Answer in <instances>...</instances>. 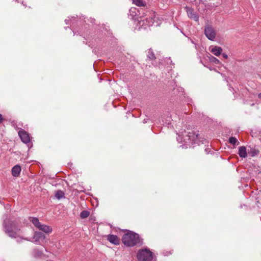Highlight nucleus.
I'll return each mask as SVG.
<instances>
[{"instance_id":"nucleus-17","label":"nucleus","mask_w":261,"mask_h":261,"mask_svg":"<svg viewBox=\"0 0 261 261\" xmlns=\"http://www.w3.org/2000/svg\"><path fill=\"white\" fill-rule=\"evenodd\" d=\"M55 196L58 199L62 198L64 196V193L61 191H58L55 194Z\"/></svg>"},{"instance_id":"nucleus-7","label":"nucleus","mask_w":261,"mask_h":261,"mask_svg":"<svg viewBox=\"0 0 261 261\" xmlns=\"http://www.w3.org/2000/svg\"><path fill=\"white\" fill-rule=\"evenodd\" d=\"M185 9L186 10L187 15L189 18L193 19L195 21H198L199 17L195 13L192 8L186 7Z\"/></svg>"},{"instance_id":"nucleus-13","label":"nucleus","mask_w":261,"mask_h":261,"mask_svg":"<svg viewBox=\"0 0 261 261\" xmlns=\"http://www.w3.org/2000/svg\"><path fill=\"white\" fill-rule=\"evenodd\" d=\"M133 3L138 7H142L146 6V3L143 0H132Z\"/></svg>"},{"instance_id":"nucleus-1","label":"nucleus","mask_w":261,"mask_h":261,"mask_svg":"<svg viewBox=\"0 0 261 261\" xmlns=\"http://www.w3.org/2000/svg\"><path fill=\"white\" fill-rule=\"evenodd\" d=\"M122 241L125 246L128 247L139 246L143 244V239L140 238L138 234L131 231H128L123 234Z\"/></svg>"},{"instance_id":"nucleus-14","label":"nucleus","mask_w":261,"mask_h":261,"mask_svg":"<svg viewBox=\"0 0 261 261\" xmlns=\"http://www.w3.org/2000/svg\"><path fill=\"white\" fill-rule=\"evenodd\" d=\"M31 221L33 224L38 228L41 225V224L39 222L38 218H32Z\"/></svg>"},{"instance_id":"nucleus-9","label":"nucleus","mask_w":261,"mask_h":261,"mask_svg":"<svg viewBox=\"0 0 261 261\" xmlns=\"http://www.w3.org/2000/svg\"><path fill=\"white\" fill-rule=\"evenodd\" d=\"M21 167L19 165H15L12 169V174L13 176L17 177L19 175L21 172Z\"/></svg>"},{"instance_id":"nucleus-20","label":"nucleus","mask_w":261,"mask_h":261,"mask_svg":"<svg viewBox=\"0 0 261 261\" xmlns=\"http://www.w3.org/2000/svg\"><path fill=\"white\" fill-rule=\"evenodd\" d=\"M210 60L211 62L215 63V64H219L220 61L216 58L211 56L210 57Z\"/></svg>"},{"instance_id":"nucleus-11","label":"nucleus","mask_w":261,"mask_h":261,"mask_svg":"<svg viewBox=\"0 0 261 261\" xmlns=\"http://www.w3.org/2000/svg\"><path fill=\"white\" fill-rule=\"evenodd\" d=\"M39 229L42 230V231L45 232V233H50L52 231V228L49 226L45 225L44 224H41L39 227L38 228Z\"/></svg>"},{"instance_id":"nucleus-22","label":"nucleus","mask_w":261,"mask_h":261,"mask_svg":"<svg viewBox=\"0 0 261 261\" xmlns=\"http://www.w3.org/2000/svg\"><path fill=\"white\" fill-rule=\"evenodd\" d=\"M222 56L225 59H227L228 58V56L226 54H223Z\"/></svg>"},{"instance_id":"nucleus-16","label":"nucleus","mask_w":261,"mask_h":261,"mask_svg":"<svg viewBox=\"0 0 261 261\" xmlns=\"http://www.w3.org/2000/svg\"><path fill=\"white\" fill-rule=\"evenodd\" d=\"M147 57L151 60H154L155 59V57L154 54L150 49H149L148 51Z\"/></svg>"},{"instance_id":"nucleus-12","label":"nucleus","mask_w":261,"mask_h":261,"mask_svg":"<svg viewBox=\"0 0 261 261\" xmlns=\"http://www.w3.org/2000/svg\"><path fill=\"white\" fill-rule=\"evenodd\" d=\"M239 154L241 158H245L247 156V154L245 147L241 146L239 148Z\"/></svg>"},{"instance_id":"nucleus-6","label":"nucleus","mask_w":261,"mask_h":261,"mask_svg":"<svg viewBox=\"0 0 261 261\" xmlns=\"http://www.w3.org/2000/svg\"><path fill=\"white\" fill-rule=\"evenodd\" d=\"M45 235L40 232H35L33 238V242L39 243L41 241H43L45 240Z\"/></svg>"},{"instance_id":"nucleus-5","label":"nucleus","mask_w":261,"mask_h":261,"mask_svg":"<svg viewBox=\"0 0 261 261\" xmlns=\"http://www.w3.org/2000/svg\"><path fill=\"white\" fill-rule=\"evenodd\" d=\"M18 135L23 143L27 144L30 141L29 135L25 130L23 129L19 130Z\"/></svg>"},{"instance_id":"nucleus-3","label":"nucleus","mask_w":261,"mask_h":261,"mask_svg":"<svg viewBox=\"0 0 261 261\" xmlns=\"http://www.w3.org/2000/svg\"><path fill=\"white\" fill-rule=\"evenodd\" d=\"M137 258L139 261H151L153 258L152 252L148 249L139 250Z\"/></svg>"},{"instance_id":"nucleus-2","label":"nucleus","mask_w":261,"mask_h":261,"mask_svg":"<svg viewBox=\"0 0 261 261\" xmlns=\"http://www.w3.org/2000/svg\"><path fill=\"white\" fill-rule=\"evenodd\" d=\"M3 230L5 233L12 238L19 237L20 228L17 224L10 219L4 220L3 223Z\"/></svg>"},{"instance_id":"nucleus-19","label":"nucleus","mask_w":261,"mask_h":261,"mask_svg":"<svg viewBox=\"0 0 261 261\" xmlns=\"http://www.w3.org/2000/svg\"><path fill=\"white\" fill-rule=\"evenodd\" d=\"M238 142V140L233 137H231L229 138V143L232 145H235Z\"/></svg>"},{"instance_id":"nucleus-23","label":"nucleus","mask_w":261,"mask_h":261,"mask_svg":"<svg viewBox=\"0 0 261 261\" xmlns=\"http://www.w3.org/2000/svg\"><path fill=\"white\" fill-rule=\"evenodd\" d=\"M3 119L2 114H0V123L3 122Z\"/></svg>"},{"instance_id":"nucleus-10","label":"nucleus","mask_w":261,"mask_h":261,"mask_svg":"<svg viewBox=\"0 0 261 261\" xmlns=\"http://www.w3.org/2000/svg\"><path fill=\"white\" fill-rule=\"evenodd\" d=\"M211 53H212L214 55L216 56H219L220 55L222 51V49L221 47L219 46H215L212 47L210 49Z\"/></svg>"},{"instance_id":"nucleus-15","label":"nucleus","mask_w":261,"mask_h":261,"mask_svg":"<svg viewBox=\"0 0 261 261\" xmlns=\"http://www.w3.org/2000/svg\"><path fill=\"white\" fill-rule=\"evenodd\" d=\"M89 212L87 211H83L81 213L80 217L82 219L87 218L89 216Z\"/></svg>"},{"instance_id":"nucleus-8","label":"nucleus","mask_w":261,"mask_h":261,"mask_svg":"<svg viewBox=\"0 0 261 261\" xmlns=\"http://www.w3.org/2000/svg\"><path fill=\"white\" fill-rule=\"evenodd\" d=\"M107 240L112 244L118 245L120 242V239L115 235L110 234L107 236Z\"/></svg>"},{"instance_id":"nucleus-21","label":"nucleus","mask_w":261,"mask_h":261,"mask_svg":"<svg viewBox=\"0 0 261 261\" xmlns=\"http://www.w3.org/2000/svg\"><path fill=\"white\" fill-rule=\"evenodd\" d=\"M258 153V151H256L255 150H252L251 151V156H253L256 154H257Z\"/></svg>"},{"instance_id":"nucleus-24","label":"nucleus","mask_w":261,"mask_h":261,"mask_svg":"<svg viewBox=\"0 0 261 261\" xmlns=\"http://www.w3.org/2000/svg\"><path fill=\"white\" fill-rule=\"evenodd\" d=\"M258 97H259V98H261V93H260V94H258Z\"/></svg>"},{"instance_id":"nucleus-4","label":"nucleus","mask_w":261,"mask_h":261,"mask_svg":"<svg viewBox=\"0 0 261 261\" xmlns=\"http://www.w3.org/2000/svg\"><path fill=\"white\" fill-rule=\"evenodd\" d=\"M204 32L205 36L208 39L214 40L216 37V32L212 27L207 26L205 27Z\"/></svg>"},{"instance_id":"nucleus-18","label":"nucleus","mask_w":261,"mask_h":261,"mask_svg":"<svg viewBox=\"0 0 261 261\" xmlns=\"http://www.w3.org/2000/svg\"><path fill=\"white\" fill-rule=\"evenodd\" d=\"M188 136H189L190 139L192 140V141H195L196 140V139L197 138L198 135L189 133Z\"/></svg>"}]
</instances>
